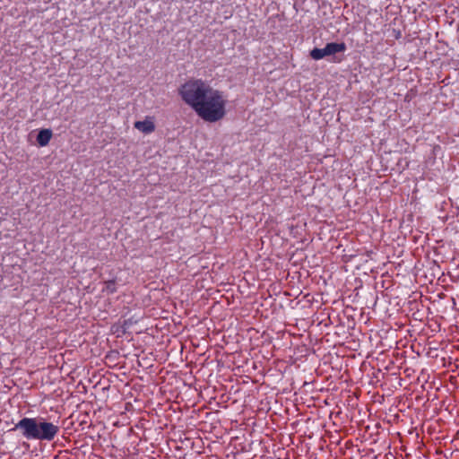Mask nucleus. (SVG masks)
I'll use <instances>...</instances> for the list:
<instances>
[{
    "label": "nucleus",
    "instance_id": "nucleus-1",
    "mask_svg": "<svg viewBox=\"0 0 459 459\" xmlns=\"http://www.w3.org/2000/svg\"><path fill=\"white\" fill-rule=\"evenodd\" d=\"M178 93L183 101L205 122L215 123L226 116L225 95L202 79L187 80L180 86Z\"/></svg>",
    "mask_w": 459,
    "mask_h": 459
},
{
    "label": "nucleus",
    "instance_id": "nucleus-2",
    "mask_svg": "<svg viewBox=\"0 0 459 459\" xmlns=\"http://www.w3.org/2000/svg\"><path fill=\"white\" fill-rule=\"evenodd\" d=\"M15 429H21L27 439L51 441L58 433L59 428L52 422L39 418H23L16 423Z\"/></svg>",
    "mask_w": 459,
    "mask_h": 459
},
{
    "label": "nucleus",
    "instance_id": "nucleus-3",
    "mask_svg": "<svg viewBox=\"0 0 459 459\" xmlns=\"http://www.w3.org/2000/svg\"><path fill=\"white\" fill-rule=\"evenodd\" d=\"M134 126L144 134H152L156 127L154 117L148 116L143 121H135Z\"/></svg>",
    "mask_w": 459,
    "mask_h": 459
},
{
    "label": "nucleus",
    "instance_id": "nucleus-4",
    "mask_svg": "<svg viewBox=\"0 0 459 459\" xmlns=\"http://www.w3.org/2000/svg\"><path fill=\"white\" fill-rule=\"evenodd\" d=\"M52 131L50 129H41L37 135V143L40 147L47 146L51 138H52Z\"/></svg>",
    "mask_w": 459,
    "mask_h": 459
},
{
    "label": "nucleus",
    "instance_id": "nucleus-5",
    "mask_svg": "<svg viewBox=\"0 0 459 459\" xmlns=\"http://www.w3.org/2000/svg\"><path fill=\"white\" fill-rule=\"evenodd\" d=\"M325 47L328 56L343 53L346 50V44L344 42H331L327 43Z\"/></svg>",
    "mask_w": 459,
    "mask_h": 459
},
{
    "label": "nucleus",
    "instance_id": "nucleus-6",
    "mask_svg": "<svg viewBox=\"0 0 459 459\" xmlns=\"http://www.w3.org/2000/svg\"><path fill=\"white\" fill-rule=\"evenodd\" d=\"M326 51H327L326 50V47H325L324 48H315L314 49H312L310 51V56L314 60H320V59H323L325 56H328V54H327Z\"/></svg>",
    "mask_w": 459,
    "mask_h": 459
},
{
    "label": "nucleus",
    "instance_id": "nucleus-7",
    "mask_svg": "<svg viewBox=\"0 0 459 459\" xmlns=\"http://www.w3.org/2000/svg\"><path fill=\"white\" fill-rule=\"evenodd\" d=\"M103 292L107 294H112L117 291V283L114 280L107 281L104 282V287L102 289Z\"/></svg>",
    "mask_w": 459,
    "mask_h": 459
}]
</instances>
